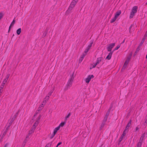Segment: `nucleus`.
Wrapping results in <instances>:
<instances>
[{
	"instance_id": "obj_5",
	"label": "nucleus",
	"mask_w": 147,
	"mask_h": 147,
	"mask_svg": "<svg viewBox=\"0 0 147 147\" xmlns=\"http://www.w3.org/2000/svg\"><path fill=\"white\" fill-rule=\"evenodd\" d=\"M94 77V76L92 75H88L85 80L86 82L87 83H88L91 79L93 78Z\"/></svg>"
},
{
	"instance_id": "obj_34",
	"label": "nucleus",
	"mask_w": 147,
	"mask_h": 147,
	"mask_svg": "<svg viewBox=\"0 0 147 147\" xmlns=\"http://www.w3.org/2000/svg\"><path fill=\"white\" fill-rule=\"evenodd\" d=\"M3 16V14L2 13H0V20L2 18Z\"/></svg>"
},
{
	"instance_id": "obj_8",
	"label": "nucleus",
	"mask_w": 147,
	"mask_h": 147,
	"mask_svg": "<svg viewBox=\"0 0 147 147\" xmlns=\"http://www.w3.org/2000/svg\"><path fill=\"white\" fill-rule=\"evenodd\" d=\"M113 51L110 52L106 57V59L108 60H110L111 57L113 53Z\"/></svg>"
},
{
	"instance_id": "obj_50",
	"label": "nucleus",
	"mask_w": 147,
	"mask_h": 147,
	"mask_svg": "<svg viewBox=\"0 0 147 147\" xmlns=\"http://www.w3.org/2000/svg\"><path fill=\"white\" fill-rule=\"evenodd\" d=\"M146 58H147V55H146Z\"/></svg>"
},
{
	"instance_id": "obj_40",
	"label": "nucleus",
	"mask_w": 147,
	"mask_h": 147,
	"mask_svg": "<svg viewBox=\"0 0 147 147\" xmlns=\"http://www.w3.org/2000/svg\"><path fill=\"white\" fill-rule=\"evenodd\" d=\"M139 129V128L138 127H136V131H137Z\"/></svg>"
},
{
	"instance_id": "obj_21",
	"label": "nucleus",
	"mask_w": 147,
	"mask_h": 147,
	"mask_svg": "<svg viewBox=\"0 0 147 147\" xmlns=\"http://www.w3.org/2000/svg\"><path fill=\"white\" fill-rule=\"evenodd\" d=\"M129 60H130V59L129 58H127L126 60V61H125L124 64L127 65V64H128Z\"/></svg>"
},
{
	"instance_id": "obj_37",
	"label": "nucleus",
	"mask_w": 147,
	"mask_h": 147,
	"mask_svg": "<svg viewBox=\"0 0 147 147\" xmlns=\"http://www.w3.org/2000/svg\"><path fill=\"white\" fill-rule=\"evenodd\" d=\"M54 135V134L53 133L52 134V135H51V136L50 137L52 139L54 136L55 135Z\"/></svg>"
},
{
	"instance_id": "obj_36",
	"label": "nucleus",
	"mask_w": 147,
	"mask_h": 147,
	"mask_svg": "<svg viewBox=\"0 0 147 147\" xmlns=\"http://www.w3.org/2000/svg\"><path fill=\"white\" fill-rule=\"evenodd\" d=\"M62 144L61 142H59L57 145L56 147H58L59 145H61Z\"/></svg>"
},
{
	"instance_id": "obj_7",
	"label": "nucleus",
	"mask_w": 147,
	"mask_h": 147,
	"mask_svg": "<svg viewBox=\"0 0 147 147\" xmlns=\"http://www.w3.org/2000/svg\"><path fill=\"white\" fill-rule=\"evenodd\" d=\"M109 111H108L107 112L103 120V122H105L106 121H107L109 114Z\"/></svg>"
},
{
	"instance_id": "obj_3",
	"label": "nucleus",
	"mask_w": 147,
	"mask_h": 147,
	"mask_svg": "<svg viewBox=\"0 0 147 147\" xmlns=\"http://www.w3.org/2000/svg\"><path fill=\"white\" fill-rule=\"evenodd\" d=\"M73 81V79L72 78L69 79L66 85V90L69 88L71 86Z\"/></svg>"
},
{
	"instance_id": "obj_48",
	"label": "nucleus",
	"mask_w": 147,
	"mask_h": 147,
	"mask_svg": "<svg viewBox=\"0 0 147 147\" xmlns=\"http://www.w3.org/2000/svg\"><path fill=\"white\" fill-rule=\"evenodd\" d=\"M7 146V144H6L5 146H4V147H6Z\"/></svg>"
},
{
	"instance_id": "obj_31",
	"label": "nucleus",
	"mask_w": 147,
	"mask_h": 147,
	"mask_svg": "<svg viewBox=\"0 0 147 147\" xmlns=\"http://www.w3.org/2000/svg\"><path fill=\"white\" fill-rule=\"evenodd\" d=\"M49 96H46L45 98V100H48L49 99Z\"/></svg>"
},
{
	"instance_id": "obj_32",
	"label": "nucleus",
	"mask_w": 147,
	"mask_h": 147,
	"mask_svg": "<svg viewBox=\"0 0 147 147\" xmlns=\"http://www.w3.org/2000/svg\"><path fill=\"white\" fill-rule=\"evenodd\" d=\"M132 26H133V25H131L129 28V32L130 33H131V28H132Z\"/></svg>"
},
{
	"instance_id": "obj_2",
	"label": "nucleus",
	"mask_w": 147,
	"mask_h": 147,
	"mask_svg": "<svg viewBox=\"0 0 147 147\" xmlns=\"http://www.w3.org/2000/svg\"><path fill=\"white\" fill-rule=\"evenodd\" d=\"M77 2L75 1V0H73L71 2L67 11H70L74 7Z\"/></svg>"
},
{
	"instance_id": "obj_41",
	"label": "nucleus",
	"mask_w": 147,
	"mask_h": 147,
	"mask_svg": "<svg viewBox=\"0 0 147 147\" xmlns=\"http://www.w3.org/2000/svg\"><path fill=\"white\" fill-rule=\"evenodd\" d=\"M46 100H45L43 101V103H44V104L45 105V104L46 103Z\"/></svg>"
},
{
	"instance_id": "obj_17",
	"label": "nucleus",
	"mask_w": 147,
	"mask_h": 147,
	"mask_svg": "<svg viewBox=\"0 0 147 147\" xmlns=\"http://www.w3.org/2000/svg\"><path fill=\"white\" fill-rule=\"evenodd\" d=\"M121 46V44H119L117 45V46H116L113 49V52L117 50L119 48H120V47Z\"/></svg>"
},
{
	"instance_id": "obj_19",
	"label": "nucleus",
	"mask_w": 147,
	"mask_h": 147,
	"mask_svg": "<svg viewBox=\"0 0 147 147\" xmlns=\"http://www.w3.org/2000/svg\"><path fill=\"white\" fill-rule=\"evenodd\" d=\"M65 122H61L60 124L59 125L58 127H59V128H60L61 127H63L65 124Z\"/></svg>"
},
{
	"instance_id": "obj_1",
	"label": "nucleus",
	"mask_w": 147,
	"mask_h": 147,
	"mask_svg": "<svg viewBox=\"0 0 147 147\" xmlns=\"http://www.w3.org/2000/svg\"><path fill=\"white\" fill-rule=\"evenodd\" d=\"M121 13V11L119 10L117 11L114 14V17L112 18L110 21L111 23H113L120 16Z\"/></svg>"
},
{
	"instance_id": "obj_44",
	"label": "nucleus",
	"mask_w": 147,
	"mask_h": 147,
	"mask_svg": "<svg viewBox=\"0 0 147 147\" xmlns=\"http://www.w3.org/2000/svg\"><path fill=\"white\" fill-rule=\"evenodd\" d=\"M11 27L9 26V30H8V32H9L10 31V30L11 29Z\"/></svg>"
},
{
	"instance_id": "obj_12",
	"label": "nucleus",
	"mask_w": 147,
	"mask_h": 147,
	"mask_svg": "<svg viewBox=\"0 0 147 147\" xmlns=\"http://www.w3.org/2000/svg\"><path fill=\"white\" fill-rule=\"evenodd\" d=\"M145 133H144L142 135L141 138H140V140H139V142H140L141 143H142V142L143 140L144 139V138L145 137Z\"/></svg>"
},
{
	"instance_id": "obj_46",
	"label": "nucleus",
	"mask_w": 147,
	"mask_h": 147,
	"mask_svg": "<svg viewBox=\"0 0 147 147\" xmlns=\"http://www.w3.org/2000/svg\"><path fill=\"white\" fill-rule=\"evenodd\" d=\"M125 42V40H124L123 41V42H122L121 43H123L124 42Z\"/></svg>"
},
{
	"instance_id": "obj_35",
	"label": "nucleus",
	"mask_w": 147,
	"mask_h": 147,
	"mask_svg": "<svg viewBox=\"0 0 147 147\" xmlns=\"http://www.w3.org/2000/svg\"><path fill=\"white\" fill-rule=\"evenodd\" d=\"M52 92H53V91H51L50 92H49L48 94V95H49V96H51V95Z\"/></svg>"
},
{
	"instance_id": "obj_14",
	"label": "nucleus",
	"mask_w": 147,
	"mask_h": 147,
	"mask_svg": "<svg viewBox=\"0 0 147 147\" xmlns=\"http://www.w3.org/2000/svg\"><path fill=\"white\" fill-rule=\"evenodd\" d=\"M59 127H56L54 129L53 133V135H55L57 131L59 129Z\"/></svg>"
},
{
	"instance_id": "obj_9",
	"label": "nucleus",
	"mask_w": 147,
	"mask_h": 147,
	"mask_svg": "<svg viewBox=\"0 0 147 147\" xmlns=\"http://www.w3.org/2000/svg\"><path fill=\"white\" fill-rule=\"evenodd\" d=\"M86 55V54H84V53L82 54V55H81L80 58L79 59V63H81L83 60V59L84 57Z\"/></svg>"
},
{
	"instance_id": "obj_18",
	"label": "nucleus",
	"mask_w": 147,
	"mask_h": 147,
	"mask_svg": "<svg viewBox=\"0 0 147 147\" xmlns=\"http://www.w3.org/2000/svg\"><path fill=\"white\" fill-rule=\"evenodd\" d=\"M21 32V28L18 29L16 31V33L18 35H19Z\"/></svg>"
},
{
	"instance_id": "obj_39",
	"label": "nucleus",
	"mask_w": 147,
	"mask_h": 147,
	"mask_svg": "<svg viewBox=\"0 0 147 147\" xmlns=\"http://www.w3.org/2000/svg\"><path fill=\"white\" fill-rule=\"evenodd\" d=\"M97 65V64H96V63L94 64L93 65V67H95Z\"/></svg>"
},
{
	"instance_id": "obj_29",
	"label": "nucleus",
	"mask_w": 147,
	"mask_h": 147,
	"mask_svg": "<svg viewBox=\"0 0 147 147\" xmlns=\"http://www.w3.org/2000/svg\"><path fill=\"white\" fill-rule=\"evenodd\" d=\"M129 128L128 127H127L126 126L125 128L124 131H125L127 132L128 131V130Z\"/></svg>"
},
{
	"instance_id": "obj_33",
	"label": "nucleus",
	"mask_w": 147,
	"mask_h": 147,
	"mask_svg": "<svg viewBox=\"0 0 147 147\" xmlns=\"http://www.w3.org/2000/svg\"><path fill=\"white\" fill-rule=\"evenodd\" d=\"M127 66V65L124 64V65H123V66L122 67V70H123V69H125V68H126V67Z\"/></svg>"
},
{
	"instance_id": "obj_24",
	"label": "nucleus",
	"mask_w": 147,
	"mask_h": 147,
	"mask_svg": "<svg viewBox=\"0 0 147 147\" xmlns=\"http://www.w3.org/2000/svg\"><path fill=\"white\" fill-rule=\"evenodd\" d=\"M35 129L33 128H32V129L29 131V134H31L33 133L34 132Z\"/></svg>"
},
{
	"instance_id": "obj_28",
	"label": "nucleus",
	"mask_w": 147,
	"mask_h": 147,
	"mask_svg": "<svg viewBox=\"0 0 147 147\" xmlns=\"http://www.w3.org/2000/svg\"><path fill=\"white\" fill-rule=\"evenodd\" d=\"M90 49L87 47L86 49L84 51V53H86Z\"/></svg>"
},
{
	"instance_id": "obj_20",
	"label": "nucleus",
	"mask_w": 147,
	"mask_h": 147,
	"mask_svg": "<svg viewBox=\"0 0 147 147\" xmlns=\"http://www.w3.org/2000/svg\"><path fill=\"white\" fill-rule=\"evenodd\" d=\"M16 21L15 20V18L13 19V21L11 22V23L10 25V26L11 27L12 26H13V25H14V24L15 23Z\"/></svg>"
},
{
	"instance_id": "obj_22",
	"label": "nucleus",
	"mask_w": 147,
	"mask_h": 147,
	"mask_svg": "<svg viewBox=\"0 0 147 147\" xmlns=\"http://www.w3.org/2000/svg\"><path fill=\"white\" fill-rule=\"evenodd\" d=\"M71 115L70 113H69L68 115L65 117V120L66 121L68 118Z\"/></svg>"
},
{
	"instance_id": "obj_26",
	"label": "nucleus",
	"mask_w": 147,
	"mask_h": 147,
	"mask_svg": "<svg viewBox=\"0 0 147 147\" xmlns=\"http://www.w3.org/2000/svg\"><path fill=\"white\" fill-rule=\"evenodd\" d=\"M145 38H143L142 39V41L141 42L140 44V46H141L142 44L144 42V41H145Z\"/></svg>"
},
{
	"instance_id": "obj_30",
	"label": "nucleus",
	"mask_w": 147,
	"mask_h": 147,
	"mask_svg": "<svg viewBox=\"0 0 147 147\" xmlns=\"http://www.w3.org/2000/svg\"><path fill=\"white\" fill-rule=\"evenodd\" d=\"M93 43V42H91L90 43V44L87 47L88 48H89V49H90L91 47L92 46V44Z\"/></svg>"
},
{
	"instance_id": "obj_42",
	"label": "nucleus",
	"mask_w": 147,
	"mask_h": 147,
	"mask_svg": "<svg viewBox=\"0 0 147 147\" xmlns=\"http://www.w3.org/2000/svg\"><path fill=\"white\" fill-rule=\"evenodd\" d=\"M147 36V31H146L145 34L144 35V37Z\"/></svg>"
},
{
	"instance_id": "obj_4",
	"label": "nucleus",
	"mask_w": 147,
	"mask_h": 147,
	"mask_svg": "<svg viewBox=\"0 0 147 147\" xmlns=\"http://www.w3.org/2000/svg\"><path fill=\"white\" fill-rule=\"evenodd\" d=\"M115 45V43H112L109 45L107 48L108 51L111 52L112 48L114 47Z\"/></svg>"
},
{
	"instance_id": "obj_13",
	"label": "nucleus",
	"mask_w": 147,
	"mask_h": 147,
	"mask_svg": "<svg viewBox=\"0 0 147 147\" xmlns=\"http://www.w3.org/2000/svg\"><path fill=\"white\" fill-rule=\"evenodd\" d=\"M137 9H138L137 6H135L132 8L131 11H133V12H134L136 13L137 12Z\"/></svg>"
},
{
	"instance_id": "obj_6",
	"label": "nucleus",
	"mask_w": 147,
	"mask_h": 147,
	"mask_svg": "<svg viewBox=\"0 0 147 147\" xmlns=\"http://www.w3.org/2000/svg\"><path fill=\"white\" fill-rule=\"evenodd\" d=\"M40 117H41V116L40 115L38 117V120H37L36 121V122L34 123V125L32 127V128L35 129L36 127L38 125V121L40 119Z\"/></svg>"
},
{
	"instance_id": "obj_47",
	"label": "nucleus",
	"mask_w": 147,
	"mask_h": 147,
	"mask_svg": "<svg viewBox=\"0 0 147 147\" xmlns=\"http://www.w3.org/2000/svg\"><path fill=\"white\" fill-rule=\"evenodd\" d=\"M145 123H147V119L145 121Z\"/></svg>"
},
{
	"instance_id": "obj_11",
	"label": "nucleus",
	"mask_w": 147,
	"mask_h": 147,
	"mask_svg": "<svg viewBox=\"0 0 147 147\" xmlns=\"http://www.w3.org/2000/svg\"><path fill=\"white\" fill-rule=\"evenodd\" d=\"M127 133V132L123 131V134H122V135L121 136V138H120L119 139L120 142H121L122 140L123 139L124 136Z\"/></svg>"
},
{
	"instance_id": "obj_43",
	"label": "nucleus",
	"mask_w": 147,
	"mask_h": 147,
	"mask_svg": "<svg viewBox=\"0 0 147 147\" xmlns=\"http://www.w3.org/2000/svg\"><path fill=\"white\" fill-rule=\"evenodd\" d=\"M45 105V104H44V103H42L41 105V107H43L44 105Z\"/></svg>"
},
{
	"instance_id": "obj_49",
	"label": "nucleus",
	"mask_w": 147,
	"mask_h": 147,
	"mask_svg": "<svg viewBox=\"0 0 147 147\" xmlns=\"http://www.w3.org/2000/svg\"><path fill=\"white\" fill-rule=\"evenodd\" d=\"M78 0H75L76 1L78 2Z\"/></svg>"
},
{
	"instance_id": "obj_23",
	"label": "nucleus",
	"mask_w": 147,
	"mask_h": 147,
	"mask_svg": "<svg viewBox=\"0 0 147 147\" xmlns=\"http://www.w3.org/2000/svg\"><path fill=\"white\" fill-rule=\"evenodd\" d=\"M142 145V143L140 142H138L136 145V147H141Z\"/></svg>"
},
{
	"instance_id": "obj_45",
	"label": "nucleus",
	"mask_w": 147,
	"mask_h": 147,
	"mask_svg": "<svg viewBox=\"0 0 147 147\" xmlns=\"http://www.w3.org/2000/svg\"><path fill=\"white\" fill-rule=\"evenodd\" d=\"M2 92V89L0 88V93H1Z\"/></svg>"
},
{
	"instance_id": "obj_16",
	"label": "nucleus",
	"mask_w": 147,
	"mask_h": 147,
	"mask_svg": "<svg viewBox=\"0 0 147 147\" xmlns=\"http://www.w3.org/2000/svg\"><path fill=\"white\" fill-rule=\"evenodd\" d=\"M135 13H136L134 12H133V11H131L130 13L129 18H133L134 16Z\"/></svg>"
},
{
	"instance_id": "obj_51",
	"label": "nucleus",
	"mask_w": 147,
	"mask_h": 147,
	"mask_svg": "<svg viewBox=\"0 0 147 147\" xmlns=\"http://www.w3.org/2000/svg\"><path fill=\"white\" fill-rule=\"evenodd\" d=\"M146 4L147 5V2L146 3Z\"/></svg>"
},
{
	"instance_id": "obj_15",
	"label": "nucleus",
	"mask_w": 147,
	"mask_h": 147,
	"mask_svg": "<svg viewBox=\"0 0 147 147\" xmlns=\"http://www.w3.org/2000/svg\"><path fill=\"white\" fill-rule=\"evenodd\" d=\"M102 59V58L101 57H100L98 58L96 60V63L97 64V65L98 64L100 63V62L101 61Z\"/></svg>"
},
{
	"instance_id": "obj_25",
	"label": "nucleus",
	"mask_w": 147,
	"mask_h": 147,
	"mask_svg": "<svg viewBox=\"0 0 147 147\" xmlns=\"http://www.w3.org/2000/svg\"><path fill=\"white\" fill-rule=\"evenodd\" d=\"M131 120H130L129 121V122L127 124L126 126H127L129 128V127H130V126L131 125Z\"/></svg>"
},
{
	"instance_id": "obj_38",
	"label": "nucleus",
	"mask_w": 147,
	"mask_h": 147,
	"mask_svg": "<svg viewBox=\"0 0 147 147\" xmlns=\"http://www.w3.org/2000/svg\"><path fill=\"white\" fill-rule=\"evenodd\" d=\"M4 85L3 84H2V85H1V86L0 88L2 89H3V88L4 86Z\"/></svg>"
},
{
	"instance_id": "obj_27",
	"label": "nucleus",
	"mask_w": 147,
	"mask_h": 147,
	"mask_svg": "<svg viewBox=\"0 0 147 147\" xmlns=\"http://www.w3.org/2000/svg\"><path fill=\"white\" fill-rule=\"evenodd\" d=\"M52 144V143H50L48 144L45 147H50Z\"/></svg>"
},
{
	"instance_id": "obj_52",
	"label": "nucleus",
	"mask_w": 147,
	"mask_h": 147,
	"mask_svg": "<svg viewBox=\"0 0 147 147\" xmlns=\"http://www.w3.org/2000/svg\"><path fill=\"white\" fill-rule=\"evenodd\" d=\"M14 36V34H13V36Z\"/></svg>"
},
{
	"instance_id": "obj_10",
	"label": "nucleus",
	"mask_w": 147,
	"mask_h": 147,
	"mask_svg": "<svg viewBox=\"0 0 147 147\" xmlns=\"http://www.w3.org/2000/svg\"><path fill=\"white\" fill-rule=\"evenodd\" d=\"M9 76V74H7L6 76V78L4 80V81H3V83H2V84H3L4 85H5V84L7 82V80L8 79Z\"/></svg>"
}]
</instances>
